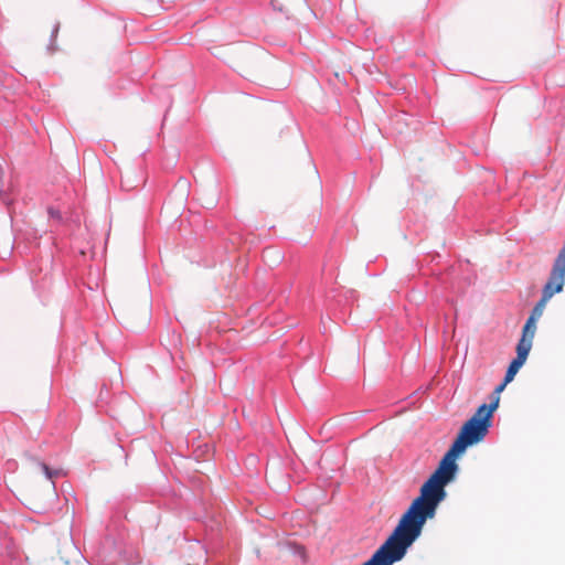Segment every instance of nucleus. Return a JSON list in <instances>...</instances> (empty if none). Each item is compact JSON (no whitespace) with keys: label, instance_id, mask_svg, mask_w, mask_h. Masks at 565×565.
<instances>
[{"label":"nucleus","instance_id":"obj_1","mask_svg":"<svg viewBox=\"0 0 565 565\" xmlns=\"http://www.w3.org/2000/svg\"><path fill=\"white\" fill-rule=\"evenodd\" d=\"M422 531V526L402 515L393 533L364 565H393L401 561Z\"/></svg>","mask_w":565,"mask_h":565},{"label":"nucleus","instance_id":"obj_2","mask_svg":"<svg viewBox=\"0 0 565 565\" xmlns=\"http://www.w3.org/2000/svg\"><path fill=\"white\" fill-rule=\"evenodd\" d=\"M497 396L490 404L479 406L476 414L467 420L460 429V433L454 441V451H465L468 446L481 441L488 434L491 426V417L499 406Z\"/></svg>","mask_w":565,"mask_h":565},{"label":"nucleus","instance_id":"obj_3","mask_svg":"<svg viewBox=\"0 0 565 565\" xmlns=\"http://www.w3.org/2000/svg\"><path fill=\"white\" fill-rule=\"evenodd\" d=\"M446 497V490L428 479L420 488V495L412 502L403 515L424 527L427 520L435 518L439 503Z\"/></svg>","mask_w":565,"mask_h":565},{"label":"nucleus","instance_id":"obj_4","mask_svg":"<svg viewBox=\"0 0 565 565\" xmlns=\"http://www.w3.org/2000/svg\"><path fill=\"white\" fill-rule=\"evenodd\" d=\"M565 284V246L559 249L558 256L555 260L554 267L550 277L542 290V297L534 306L529 319L533 322L542 317L547 301L555 295L563 290Z\"/></svg>","mask_w":565,"mask_h":565},{"label":"nucleus","instance_id":"obj_5","mask_svg":"<svg viewBox=\"0 0 565 565\" xmlns=\"http://www.w3.org/2000/svg\"><path fill=\"white\" fill-rule=\"evenodd\" d=\"M536 332V323L532 321V319H527L522 331V337L518 342L516 349L524 350V352L530 353L533 339Z\"/></svg>","mask_w":565,"mask_h":565},{"label":"nucleus","instance_id":"obj_6","mask_svg":"<svg viewBox=\"0 0 565 565\" xmlns=\"http://www.w3.org/2000/svg\"><path fill=\"white\" fill-rule=\"evenodd\" d=\"M527 355H529V353L524 352L523 349L522 350L516 349V358L512 360V362L510 363V365L505 372L504 384L510 383L514 379L515 374L519 372V370L525 363Z\"/></svg>","mask_w":565,"mask_h":565},{"label":"nucleus","instance_id":"obj_7","mask_svg":"<svg viewBox=\"0 0 565 565\" xmlns=\"http://www.w3.org/2000/svg\"><path fill=\"white\" fill-rule=\"evenodd\" d=\"M462 451H454V445H451L448 452L441 459L439 463V469L455 477L458 466L455 461V457L461 454Z\"/></svg>","mask_w":565,"mask_h":565},{"label":"nucleus","instance_id":"obj_8","mask_svg":"<svg viewBox=\"0 0 565 565\" xmlns=\"http://www.w3.org/2000/svg\"><path fill=\"white\" fill-rule=\"evenodd\" d=\"M455 477L438 468L428 479L433 480L436 482V484L445 489V486L448 484Z\"/></svg>","mask_w":565,"mask_h":565},{"label":"nucleus","instance_id":"obj_9","mask_svg":"<svg viewBox=\"0 0 565 565\" xmlns=\"http://www.w3.org/2000/svg\"><path fill=\"white\" fill-rule=\"evenodd\" d=\"M41 468H42V470H43V472H44L45 477H46L49 480H52V481H53V479H54V478H57L58 476H61V475H62V471H61V470H57V469H56V470H53V469H51V468H50L47 465H45V463H41Z\"/></svg>","mask_w":565,"mask_h":565},{"label":"nucleus","instance_id":"obj_10","mask_svg":"<svg viewBox=\"0 0 565 565\" xmlns=\"http://www.w3.org/2000/svg\"><path fill=\"white\" fill-rule=\"evenodd\" d=\"M58 30H60V23H56L52 31L51 42L47 45V51L50 53H53L56 51L55 40H56L57 33H58Z\"/></svg>","mask_w":565,"mask_h":565},{"label":"nucleus","instance_id":"obj_11","mask_svg":"<svg viewBox=\"0 0 565 565\" xmlns=\"http://www.w3.org/2000/svg\"><path fill=\"white\" fill-rule=\"evenodd\" d=\"M49 214L51 215V217H54V218H57L60 220L61 218V213L58 210L54 209V207H50L49 209Z\"/></svg>","mask_w":565,"mask_h":565},{"label":"nucleus","instance_id":"obj_12","mask_svg":"<svg viewBox=\"0 0 565 565\" xmlns=\"http://www.w3.org/2000/svg\"><path fill=\"white\" fill-rule=\"evenodd\" d=\"M507 384H504V382L502 384H500L497 388H495V392L497 393H500L501 391H503V388L505 387Z\"/></svg>","mask_w":565,"mask_h":565},{"label":"nucleus","instance_id":"obj_13","mask_svg":"<svg viewBox=\"0 0 565 565\" xmlns=\"http://www.w3.org/2000/svg\"><path fill=\"white\" fill-rule=\"evenodd\" d=\"M364 565V564H363Z\"/></svg>","mask_w":565,"mask_h":565}]
</instances>
